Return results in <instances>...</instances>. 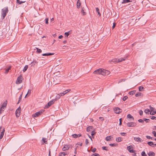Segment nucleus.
Masks as SVG:
<instances>
[{
    "label": "nucleus",
    "mask_w": 156,
    "mask_h": 156,
    "mask_svg": "<svg viewBox=\"0 0 156 156\" xmlns=\"http://www.w3.org/2000/svg\"><path fill=\"white\" fill-rule=\"evenodd\" d=\"M93 73L96 74H101L103 76L108 75L110 73L109 71L102 69H99L94 72Z\"/></svg>",
    "instance_id": "1"
},
{
    "label": "nucleus",
    "mask_w": 156,
    "mask_h": 156,
    "mask_svg": "<svg viewBox=\"0 0 156 156\" xmlns=\"http://www.w3.org/2000/svg\"><path fill=\"white\" fill-rule=\"evenodd\" d=\"M9 10L7 7H5L2 10V19H4L6 14L8 12Z\"/></svg>",
    "instance_id": "2"
},
{
    "label": "nucleus",
    "mask_w": 156,
    "mask_h": 156,
    "mask_svg": "<svg viewBox=\"0 0 156 156\" xmlns=\"http://www.w3.org/2000/svg\"><path fill=\"white\" fill-rule=\"evenodd\" d=\"M125 59L123 58H114L112 60L109 61V62L111 63H115L118 62H121L122 61H124Z\"/></svg>",
    "instance_id": "3"
},
{
    "label": "nucleus",
    "mask_w": 156,
    "mask_h": 156,
    "mask_svg": "<svg viewBox=\"0 0 156 156\" xmlns=\"http://www.w3.org/2000/svg\"><path fill=\"white\" fill-rule=\"evenodd\" d=\"M44 111V110H41L39 111L36 112L35 114H33L32 116L34 117H36L41 115Z\"/></svg>",
    "instance_id": "4"
},
{
    "label": "nucleus",
    "mask_w": 156,
    "mask_h": 156,
    "mask_svg": "<svg viewBox=\"0 0 156 156\" xmlns=\"http://www.w3.org/2000/svg\"><path fill=\"white\" fill-rule=\"evenodd\" d=\"M1 132V133L0 135V139H1L3 137L5 132V129L3 127L1 126L0 127V132Z\"/></svg>",
    "instance_id": "5"
},
{
    "label": "nucleus",
    "mask_w": 156,
    "mask_h": 156,
    "mask_svg": "<svg viewBox=\"0 0 156 156\" xmlns=\"http://www.w3.org/2000/svg\"><path fill=\"white\" fill-rule=\"evenodd\" d=\"M7 105V101H5L3 104L2 105V107L0 108V114H1L2 113L1 111H4V110L5 108L6 107V106Z\"/></svg>",
    "instance_id": "6"
},
{
    "label": "nucleus",
    "mask_w": 156,
    "mask_h": 156,
    "mask_svg": "<svg viewBox=\"0 0 156 156\" xmlns=\"http://www.w3.org/2000/svg\"><path fill=\"white\" fill-rule=\"evenodd\" d=\"M126 125L128 127H133L136 126V124L134 122H131L126 123Z\"/></svg>",
    "instance_id": "7"
},
{
    "label": "nucleus",
    "mask_w": 156,
    "mask_h": 156,
    "mask_svg": "<svg viewBox=\"0 0 156 156\" xmlns=\"http://www.w3.org/2000/svg\"><path fill=\"white\" fill-rule=\"evenodd\" d=\"M55 102L54 100L53 99L52 100L49 101L47 104L44 107V108H48L50 106H51L52 104H53Z\"/></svg>",
    "instance_id": "8"
},
{
    "label": "nucleus",
    "mask_w": 156,
    "mask_h": 156,
    "mask_svg": "<svg viewBox=\"0 0 156 156\" xmlns=\"http://www.w3.org/2000/svg\"><path fill=\"white\" fill-rule=\"evenodd\" d=\"M22 79H23L22 76H19L16 80V83L17 84L20 83L22 82Z\"/></svg>",
    "instance_id": "9"
},
{
    "label": "nucleus",
    "mask_w": 156,
    "mask_h": 156,
    "mask_svg": "<svg viewBox=\"0 0 156 156\" xmlns=\"http://www.w3.org/2000/svg\"><path fill=\"white\" fill-rule=\"evenodd\" d=\"M127 148L129 152L131 153H133L135 152V151L133 150V147L132 145H130L129 146H128Z\"/></svg>",
    "instance_id": "10"
},
{
    "label": "nucleus",
    "mask_w": 156,
    "mask_h": 156,
    "mask_svg": "<svg viewBox=\"0 0 156 156\" xmlns=\"http://www.w3.org/2000/svg\"><path fill=\"white\" fill-rule=\"evenodd\" d=\"M115 113L116 114H119L122 112V110L119 108H115L114 109Z\"/></svg>",
    "instance_id": "11"
},
{
    "label": "nucleus",
    "mask_w": 156,
    "mask_h": 156,
    "mask_svg": "<svg viewBox=\"0 0 156 156\" xmlns=\"http://www.w3.org/2000/svg\"><path fill=\"white\" fill-rule=\"evenodd\" d=\"M21 110V108L20 107H19L16 111V115L17 117H19L20 115Z\"/></svg>",
    "instance_id": "12"
},
{
    "label": "nucleus",
    "mask_w": 156,
    "mask_h": 156,
    "mask_svg": "<svg viewBox=\"0 0 156 156\" xmlns=\"http://www.w3.org/2000/svg\"><path fill=\"white\" fill-rule=\"evenodd\" d=\"M70 147V144H66L62 148V150L63 151H65L66 150H67L69 149V147Z\"/></svg>",
    "instance_id": "13"
},
{
    "label": "nucleus",
    "mask_w": 156,
    "mask_h": 156,
    "mask_svg": "<svg viewBox=\"0 0 156 156\" xmlns=\"http://www.w3.org/2000/svg\"><path fill=\"white\" fill-rule=\"evenodd\" d=\"M70 90H71L70 89H68V90H66L65 91H64L63 92L60 93V94L61 95V96H63L65 94H66L68 93V92L70 91Z\"/></svg>",
    "instance_id": "14"
},
{
    "label": "nucleus",
    "mask_w": 156,
    "mask_h": 156,
    "mask_svg": "<svg viewBox=\"0 0 156 156\" xmlns=\"http://www.w3.org/2000/svg\"><path fill=\"white\" fill-rule=\"evenodd\" d=\"M37 61L36 60H34L33 61L31 62L30 65L31 67L33 66L34 67L35 65H37Z\"/></svg>",
    "instance_id": "15"
},
{
    "label": "nucleus",
    "mask_w": 156,
    "mask_h": 156,
    "mask_svg": "<svg viewBox=\"0 0 156 156\" xmlns=\"http://www.w3.org/2000/svg\"><path fill=\"white\" fill-rule=\"evenodd\" d=\"M137 22V19H132L130 21V23H131L132 24H135L136 22Z\"/></svg>",
    "instance_id": "16"
},
{
    "label": "nucleus",
    "mask_w": 156,
    "mask_h": 156,
    "mask_svg": "<svg viewBox=\"0 0 156 156\" xmlns=\"http://www.w3.org/2000/svg\"><path fill=\"white\" fill-rule=\"evenodd\" d=\"M68 152H61L59 153V156H65V155H68Z\"/></svg>",
    "instance_id": "17"
},
{
    "label": "nucleus",
    "mask_w": 156,
    "mask_h": 156,
    "mask_svg": "<svg viewBox=\"0 0 156 156\" xmlns=\"http://www.w3.org/2000/svg\"><path fill=\"white\" fill-rule=\"evenodd\" d=\"M61 96V95L60 94H58L56 96L55 99L53 100H54V101H56L59 99L60 98Z\"/></svg>",
    "instance_id": "18"
},
{
    "label": "nucleus",
    "mask_w": 156,
    "mask_h": 156,
    "mask_svg": "<svg viewBox=\"0 0 156 156\" xmlns=\"http://www.w3.org/2000/svg\"><path fill=\"white\" fill-rule=\"evenodd\" d=\"M127 118L128 119H130L131 120H134V118L130 114H129L127 115Z\"/></svg>",
    "instance_id": "19"
},
{
    "label": "nucleus",
    "mask_w": 156,
    "mask_h": 156,
    "mask_svg": "<svg viewBox=\"0 0 156 156\" xmlns=\"http://www.w3.org/2000/svg\"><path fill=\"white\" fill-rule=\"evenodd\" d=\"M134 139L135 140L138 142H141V139L139 137H134Z\"/></svg>",
    "instance_id": "20"
},
{
    "label": "nucleus",
    "mask_w": 156,
    "mask_h": 156,
    "mask_svg": "<svg viewBox=\"0 0 156 156\" xmlns=\"http://www.w3.org/2000/svg\"><path fill=\"white\" fill-rule=\"evenodd\" d=\"M148 155L149 156H154L155 154L154 152L150 151L149 152L148 154Z\"/></svg>",
    "instance_id": "21"
},
{
    "label": "nucleus",
    "mask_w": 156,
    "mask_h": 156,
    "mask_svg": "<svg viewBox=\"0 0 156 156\" xmlns=\"http://www.w3.org/2000/svg\"><path fill=\"white\" fill-rule=\"evenodd\" d=\"M54 55V53H47L43 54H42V55L43 56H49V55Z\"/></svg>",
    "instance_id": "22"
},
{
    "label": "nucleus",
    "mask_w": 156,
    "mask_h": 156,
    "mask_svg": "<svg viewBox=\"0 0 156 156\" xmlns=\"http://www.w3.org/2000/svg\"><path fill=\"white\" fill-rule=\"evenodd\" d=\"M122 140V139L121 137H118L116 139V141L117 142H119Z\"/></svg>",
    "instance_id": "23"
},
{
    "label": "nucleus",
    "mask_w": 156,
    "mask_h": 156,
    "mask_svg": "<svg viewBox=\"0 0 156 156\" xmlns=\"http://www.w3.org/2000/svg\"><path fill=\"white\" fill-rule=\"evenodd\" d=\"M147 144L149 146L152 147H154L153 145H154V143L151 141L148 142Z\"/></svg>",
    "instance_id": "24"
},
{
    "label": "nucleus",
    "mask_w": 156,
    "mask_h": 156,
    "mask_svg": "<svg viewBox=\"0 0 156 156\" xmlns=\"http://www.w3.org/2000/svg\"><path fill=\"white\" fill-rule=\"evenodd\" d=\"M93 129V127L92 126H89L87 128V131L88 132L90 131L91 130Z\"/></svg>",
    "instance_id": "25"
},
{
    "label": "nucleus",
    "mask_w": 156,
    "mask_h": 156,
    "mask_svg": "<svg viewBox=\"0 0 156 156\" xmlns=\"http://www.w3.org/2000/svg\"><path fill=\"white\" fill-rule=\"evenodd\" d=\"M96 9L97 12H98V15L99 16H101V14L100 13L99 8H96Z\"/></svg>",
    "instance_id": "26"
},
{
    "label": "nucleus",
    "mask_w": 156,
    "mask_h": 156,
    "mask_svg": "<svg viewBox=\"0 0 156 156\" xmlns=\"http://www.w3.org/2000/svg\"><path fill=\"white\" fill-rule=\"evenodd\" d=\"M25 2L26 1H20L19 0H16V2L20 4H21Z\"/></svg>",
    "instance_id": "27"
},
{
    "label": "nucleus",
    "mask_w": 156,
    "mask_h": 156,
    "mask_svg": "<svg viewBox=\"0 0 156 156\" xmlns=\"http://www.w3.org/2000/svg\"><path fill=\"white\" fill-rule=\"evenodd\" d=\"M136 91L135 90H133L129 92V94L131 95H133L135 93Z\"/></svg>",
    "instance_id": "28"
},
{
    "label": "nucleus",
    "mask_w": 156,
    "mask_h": 156,
    "mask_svg": "<svg viewBox=\"0 0 156 156\" xmlns=\"http://www.w3.org/2000/svg\"><path fill=\"white\" fill-rule=\"evenodd\" d=\"M28 68V65H26L25 66L24 68H23V71L24 72H25L27 70V69Z\"/></svg>",
    "instance_id": "29"
},
{
    "label": "nucleus",
    "mask_w": 156,
    "mask_h": 156,
    "mask_svg": "<svg viewBox=\"0 0 156 156\" xmlns=\"http://www.w3.org/2000/svg\"><path fill=\"white\" fill-rule=\"evenodd\" d=\"M31 92V90H29L28 91L27 94H26V96H25V97H27V96H29V95H30V94Z\"/></svg>",
    "instance_id": "30"
},
{
    "label": "nucleus",
    "mask_w": 156,
    "mask_h": 156,
    "mask_svg": "<svg viewBox=\"0 0 156 156\" xmlns=\"http://www.w3.org/2000/svg\"><path fill=\"white\" fill-rule=\"evenodd\" d=\"M111 136H107L106 138L105 139L107 141H109L111 140Z\"/></svg>",
    "instance_id": "31"
},
{
    "label": "nucleus",
    "mask_w": 156,
    "mask_h": 156,
    "mask_svg": "<svg viewBox=\"0 0 156 156\" xmlns=\"http://www.w3.org/2000/svg\"><path fill=\"white\" fill-rule=\"evenodd\" d=\"M10 69H11V67L10 66L7 69H6L5 73H8V72H9V70Z\"/></svg>",
    "instance_id": "32"
},
{
    "label": "nucleus",
    "mask_w": 156,
    "mask_h": 156,
    "mask_svg": "<svg viewBox=\"0 0 156 156\" xmlns=\"http://www.w3.org/2000/svg\"><path fill=\"white\" fill-rule=\"evenodd\" d=\"M142 156H147V154L145 153V151H143L141 153Z\"/></svg>",
    "instance_id": "33"
},
{
    "label": "nucleus",
    "mask_w": 156,
    "mask_h": 156,
    "mask_svg": "<svg viewBox=\"0 0 156 156\" xmlns=\"http://www.w3.org/2000/svg\"><path fill=\"white\" fill-rule=\"evenodd\" d=\"M150 110L148 109H146L144 110V112L146 114H149L148 112H150Z\"/></svg>",
    "instance_id": "34"
},
{
    "label": "nucleus",
    "mask_w": 156,
    "mask_h": 156,
    "mask_svg": "<svg viewBox=\"0 0 156 156\" xmlns=\"http://www.w3.org/2000/svg\"><path fill=\"white\" fill-rule=\"evenodd\" d=\"M141 94H142V93L140 92H138L136 94L135 96L136 97H138L139 96H140L141 95Z\"/></svg>",
    "instance_id": "35"
},
{
    "label": "nucleus",
    "mask_w": 156,
    "mask_h": 156,
    "mask_svg": "<svg viewBox=\"0 0 156 156\" xmlns=\"http://www.w3.org/2000/svg\"><path fill=\"white\" fill-rule=\"evenodd\" d=\"M44 143L47 144V140L45 138H43L42 139Z\"/></svg>",
    "instance_id": "36"
},
{
    "label": "nucleus",
    "mask_w": 156,
    "mask_h": 156,
    "mask_svg": "<svg viewBox=\"0 0 156 156\" xmlns=\"http://www.w3.org/2000/svg\"><path fill=\"white\" fill-rule=\"evenodd\" d=\"M150 109V110H151V112H152V111H153L154 110V108H153L151 106V105H150L149 106Z\"/></svg>",
    "instance_id": "37"
},
{
    "label": "nucleus",
    "mask_w": 156,
    "mask_h": 156,
    "mask_svg": "<svg viewBox=\"0 0 156 156\" xmlns=\"http://www.w3.org/2000/svg\"><path fill=\"white\" fill-rule=\"evenodd\" d=\"M81 3H77V7L78 8H79L81 5Z\"/></svg>",
    "instance_id": "38"
},
{
    "label": "nucleus",
    "mask_w": 156,
    "mask_h": 156,
    "mask_svg": "<svg viewBox=\"0 0 156 156\" xmlns=\"http://www.w3.org/2000/svg\"><path fill=\"white\" fill-rule=\"evenodd\" d=\"M72 136L73 137L75 138H76L78 137V135H77V134H73Z\"/></svg>",
    "instance_id": "39"
},
{
    "label": "nucleus",
    "mask_w": 156,
    "mask_h": 156,
    "mask_svg": "<svg viewBox=\"0 0 156 156\" xmlns=\"http://www.w3.org/2000/svg\"><path fill=\"white\" fill-rule=\"evenodd\" d=\"M144 89V87L142 86H140L139 87V90L140 91H142L143 90V89Z\"/></svg>",
    "instance_id": "40"
},
{
    "label": "nucleus",
    "mask_w": 156,
    "mask_h": 156,
    "mask_svg": "<svg viewBox=\"0 0 156 156\" xmlns=\"http://www.w3.org/2000/svg\"><path fill=\"white\" fill-rule=\"evenodd\" d=\"M36 48L37 49V51L38 53H40L42 51L41 49H39L37 48Z\"/></svg>",
    "instance_id": "41"
},
{
    "label": "nucleus",
    "mask_w": 156,
    "mask_h": 156,
    "mask_svg": "<svg viewBox=\"0 0 156 156\" xmlns=\"http://www.w3.org/2000/svg\"><path fill=\"white\" fill-rule=\"evenodd\" d=\"M130 2L129 0H123V2H122V3H126Z\"/></svg>",
    "instance_id": "42"
},
{
    "label": "nucleus",
    "mask_w": 156,
    "mask_h": 156,
    "mask_svg": "<svg viewBox=\"0 0 156 156\" xmlns=\"http://www.w3.org/2000/svg\"><path fill=\"white\" fill-rule=\"evenodd\" d=\"M116 144L114 143V144H109V146L112 147H115L116 146Z\"/></svg>",
    "instance_id": "43"
},
{
    "label": "nucleus",
    "mask_w": 156,
    "mask_h": 156,
    "mask_svg": "<svg viewBox=\"0 0 156 156\" xmlns=\"http://www.w3.org/2000/svg\"><path fill=\"white\" fill-rule=\"evenodd\" d=\"M138 121L139 122H141L142 123H144V120H143L142 119H139L138 120Z\"/></svg>",
    "instance_id": "44"
},
{
    "label": "nucleus",
    "mask_w": 156,
    "mask_h": 156,
    "mask_svg": "<svg viewBox=\"0 0 156 156\" xmlns=\"http://www.w3.org/2000/svg\"><path fill=\"white\" fill-rule=\"evenodd\" d=\"M155 114H156V111H153V112H151L150 113V114L151 115H154Z\"/></svg>",
    "instance_id": "45"
},
{
    "label": "nucleus",
    "mask_w": 156,
    "mask_h": 156,
    "mask_svg": "<svg viewBox=\"0 0 156 156\" xmlns=\"http://www.w3.org/2000/svg\"><path fill=\"white\" fill-rule=\"evenodd\" d=\"M69 32H66L65 33V35L67 37L69 35Z\"/></svg>",
    "instance_id": "46"
},
{
    "label": "nucleus",
    "mask_w": 156,
    "mask_h": 156,
    "mask_svg": "<svg viewBox=\"0 0 156 156\" xmlns=\"http://www.w3.org/2000/svg\"><path fill=\"white\" fill-rule=\"evenodd\" d=\"M102 149L103 150H105L106 151H108V150L107 149V147H102Z\"/></svg>",
    "instance_id": "47"
},
{
    "label": "nucleus",
    "mask_w": 156,
    "mask_h": 156,
    "mask_svg": "<svg viewBox=\"0 0 156 156\" xmlns=\"http://www.w3.org/2000/svg\"><path fill=\"white\" fill-rule=\"evenodd\" d=\"M128 98V97L126 96H124L122 98V100L123 101H126Z\"/></svg>",
    "instance_id": "48"
},
{
    "label": "nucleus",
    "mask_w": 156,
    "mask_h": 156,
    "mask_svg": "<svg viewBox=\"0 0 156 156\" xmlns=\"http://www.w3.org/2000/svg\"><path fill=\"white\" fill-rule=\"evenodd\" d=\"M120 134L122 136H125L126 134V133H121Z\"/></svg>",
    "instance_id": "49"
},
{
    "label": "nucleus",
    "mask_w": 156,
    "mask_h": 156,
    "mask_svg": "<svg viewBox=\"0 0 156 156\" xmlns=\"http://www.w3.org/2000/svg\"><path fill=\"white\" fill-rule=\"evenodd\" d=\"M81 12L82 13H83V15H84L86 14L85 12H84L83 10V8H82V10L81 11Z\"/></svg>",
    "instance_id": "50"
},
{
    "label": "nucleus",
    "mask_w": 156,
    "mask_h": 156,
    "mask_svg": "<svg viewBox=\"0 0 156 156\" xmlns=\"http://www.w3.org/2000/svg\"><path fill=\"white\" fill-rule=\"evenodd\" d=\"M152 133L154 135V136L156 137V132L155 131H153Z\"/></svg>",
    "instance_id": "51"
},
{
    "label": "nucleus",
    "mask_w": 156,
    "mask_h": 156,
    "mask_svg": "<svg viewBox=\"0 0 156 156\" xmlns=\"http://www.w3.org/2000/svg\"><path fill=\"white\" fill-rule=\"evenodd\" d=\"M151 118L152 120H154L155 119L156 120V117L154 116H151Z\"/></svg>",
    "instance_id": "52"
},
{
    "label": "nucleus",
    "mask_w": 156,
    "mask_h": 156,
    "mask_svg": "<svg viewBox=\"0 0 156 156\" xmlns=\"http://www.w3.org/2000/svg\"><path fill=\"white\" fill-rule=\"evenodd\" d=\"M150 120V119H144V121H145L146 122H149L148 121Z\"/></svg>",
    "instance_id": "53"
},
{
    "label": "nucleus",
    "mask_w": 156,
    "mask_h": 156,
    "mask_svg": "<svg viewBox=\"0 0 156 156\" xmlns=\"http://www.w3.org/2000/svg\"><path fill=\"white\" fill-rule=\"evenodd\" d=\"M146 137L147 139H152V138L150 136H147Z\"/></svg>",
    "instance_id": "54"
},
{
    "label": "nucleus",
    "mask_w": 156,
    "mask_h": 156,
    "mask_svg": "<svg viewBox=\"0 0 156 156\" xmlns=\"http://www.w3.org/2000/svg\"><path fill=\"white\" fill-rule=\"evenodd\" d=\"M88 140L87 139H86L85 140V144L87 145L88 144Z\"/></svg>",
    "instance_id": "55"
},
{
    "label": "nucleus",
    "mask_w": 156,
    "mask_h": 156,
    "mask_svg": "<svg viewBox=\"0 0 156 156\" xmlns=\"http://www.w3.org/2000/svg\"><path fill=\"white\" fill-rule=\"evenodd\" d=\"M139 114L140 115H142L143 114V112L142 110H140L139 112Z\"/></svg>",
    "instance_id": "56"
},
{
    "label": "nucleus",
    "mask_w": 156,
    "mask_h": 156,
    "mask_svg": "<svg viewBox=\"0 0 156 156\" xmlns=\"http://www.w3.org/2000/svg\"><path fill=\"white\" fill-rule=\"evenodd\" d=\"M45 20V23L46 24H48V18H46Z\"/></svg>",
    "instance_id": "57"
},
{
    "label": "nucleus",
    "mask_w": 156,
    "mask_h": 156,
    "mask_svg": "<svg viewBox=\"0 0 156 156\" xmlns=\"http://www.w3.org/2000/svg\"><path fill=\"white\" fill-rule=\"evenodd\" d=\"M95 133L94 131H92L91 132V135L92 136H93L95 134Z\"/></svg>",
    "instance_id": "58"
},
{
    "label": "nucleus",
    "mask_w": 156,
    "mask_h": 156,
    "mask_svg": "<svg viewBox=\"0 0 156 156\" xmlns=\"http://www.w3.org/2000/svg\"><path fill=\"white\" fill-rule=\"evenodd\" d=\"M99 119L101 121H103L104 120V118L102 117H99Z\"/></svg>",
    "instance_id": "59"
},
{
    "label": "nucleus",
    "mask_w": 156,
    "mask_h": 156,
    "mask_svg": "<svg viewBox=\"0 0 156 156\" xmlns=\"http://www.w3.org/2000/svg\"><path fill=\"white\" fill-rule=\"evenodd\" d=\"M93 155H94V156H100V155L96 153L93 154Z\"/></svg>",
    "instance_id": "60"
},
{
    "label": "nucleus",
    "mask_w": 156,
    "mask_h": 156,
    "mask_svg": "<svg viewBox=\"0 0 156 156\" xmlns=\"http://www.w3.org/2000/svg\"><path fill=\"white\" fill-rule=\"evenodd\" d=\"M116 24L115 23H113V25L112 27V29H113L115 27Z\"/></svg>",
    "instance_id": "61"
},
{
    "label": "nucleus",
    "mask_w": 156,
    "mask_h": 156,
    "mask_svg": "<svg viewBox=\"0 0 156 156\" xmlns=\"http://www.w3.org/2000/svg\"><path fill=\"white\" fill-rule=\"evenodd\" d=\"M22 94L20 96V97H19V100L21 101V99H22Z\"/></svg>",
    "instance_id": "62"
},
{
    "label": "nucleus",
    "mask_w": 156,
    "mask_h": 156,
    "mask_svg": "<svg viewBox=\"0 0 156 156\" xmlns=\"http://www.w3.org/2000/svg\"><path fill=\"white\" fill-rule=\"evenodd\" d=\"M96 151V148H93V149L92 151L93 152H94Z\"/></svg>",
    "instance_id": "63"
},
{
    "label": "nucleus",
    "mask_w": 156,
    "mask_h": 156,
    "mask_svg": "<svg viewBox=\"0 0 156 156\" xmlns=\"http://www.w3.org/2000/svg\"><path fill=\"white\" fill-rule=\"evenodd\" d=\"M63 37V36L62 35H61L59 36L58 38L59 39H61Z\"/></svg>",
    "instance_id": "64"
}]
</instances>
